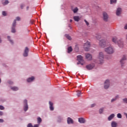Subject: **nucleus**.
I'll list each match as a JSON object with an SVG mask.
<instances>
[{
    "label": "nucleus",
    "mask_w": 127,
    "mask_h": 127,
    "mask_svg": "<svg viewBox=\"0 0 127 127\" xmlns=\"http://www.w3.org/2000/svg\"><path fill=\"white\" fill-rule=\"evenodd\" d=\"M99 46L102 48H105V52L109 55L113 54L115 51L114 48L110 45V44L104 39H102L99 42Z\"/></svg>",
    "instance_id": "1"
},
{
    "label": "nucleus",
    "mask_w": 127,
    "mask_h": 127,
    "mask_svg": "<svg viewBox=\"0 0 127 127\" xmlns=\"http://www.w3.org/2000/svg\"><path fill=\"white\" fill-rule=\"evenodd\" d=\"M112 41L114 43L118 44L120 48H123L124 47L123 40L122 39L118 40L117 37L116 36L113 37L112 38Z\"/></svg>",
    "instance_id": "2"
},
{
    "label": "nucleus",
    "mask_w": 127,
    "mask_h": 127,
    "mask_svg": "<svg viewBox=\"0 0 127 127\" xmlns=\"http://www.w3.org/2000/svg\"><path fill=\"white\" fill-rule=\"evenodd\" d=\"M104 55L103 52H100L99 53L98 61L99 62L100 64H103L104 63Z\"/></svg>",
    "instance_id": "3"
},
{
    "label": "nucleus",
    "mask_w": 127,
    "mask_h": 127,
    "mask_svg": "<svg viewBox=\"0 0 127 127\" xmlns=\"http://www.w3.org/2000/svg\"><path fill=\"white\" fill-rule=\"evenodd\" d=\"M127 60V56L123 55L120 61L121 67L123 68L125 66V61Z\"/></svg>",
    "instance_id": "4"
},
{
    "label": "nucleus",
    "mask_w": 127,
    "mask_h": 127,
    "mask_svg": "<svg viewBox=\"0 0 127 127\" xmlns=\"http://www.w3.org/2000/svg\"><path fill=\"white\" fill-rule=\"evenodd\" d=\"M70 10L73 12V13H77L79 11V8L77 6H75L74 5L70 6Z\"/></svg>",
    "instance_id": "5"
},
{
    "label": "nucleus",
    "mask_w": 127,
    "mask_h": 127,
    "mask_svg": "<svg viewBox=\"0 0 127 127\" xmlns=\"http://www.w3.org/2000/svg\"><path fill=\"white\" fill-rule=\"evenodd\" d=\"M90 47V43L89 41H87L84 43V48L85 51H88L89 50V47Z\"/></svg>",
    "instance_id": "6"
},
{
    "label": "nucleus",
    "mask_w": 127,
    "mask_h": 127,
    "mask_svg": "<svg viewBox=\"0 0 127 127\" xmlns=\"http://www.w3.org/2000/svg\"><path fill=\"white\" fill-rule=\"evenodd\" d=\"M16 26V20H14L12 23V29H11V32L12 33H15L16 32V31H15Z\"/></svg>",
    "instance_id": "7"
},
{
    "label": "nucleus",
    "mask_w": 127,
    "mask_h": 127,
    "mask_svg": "<svg viewBox=\"0 0 127 127\" xmlns=\"http://www.w3.org/2000/svg\"><path fill=\"white\" fill-rule=\"evenodd\" d=\"M24 111L26 112L27 110H28V105L27 104V100H24Z\"/></svg>",
    "instance_id": "8"
},
{
    "label": "nucleus",
    "mask_w": 127,
    "mask_h": 127,
    "mask_svg": "<svg viewBox=\"0 0 127 127\" xmlns=\"http://www.w3.org/2000/svg\"><path fill=\"white\" fill-rule=\"evenodd\" d=\"M77 60L78 62H77V64H80V62H84V60H83V57L81 55H78L77 56Z\"/></svg>",
    "instance_id": "9"
},
{
    "label": "nucleus",
    "mask_w": 127,
    "mask_h": 127,
    "mask_svg": "<svg viewBox=\"0 0 127 127\" xmlns=\"http://www.w3.org/2000/svg\"><path fill=\"white\" fill-rule=\"evenodd\" d=\"M95 66V65L94 64H88L86 66V68L88 69V70H91L92 69H93Z\"/></svg>",
    "instance_id": "10"
},
{
    "label": "nucleus",
    "mask_w": 127,
    "mask_h": 127,
    "mask_svg": "<svg viewBox=\"0 0 127 127\" xmlns=\"http://www.w3.org/2000/svg\"><path fill=\"white\" fill-rule=\"evenodd\" d=\"M110 86V81L108 79H107L105 82L104 88L106 89H108Z\"/></svg>",
    "instance_id": "11"
},
{
    "label": "nucleus",
    "mask_w": 127,
    "mask_h": 127,
    "mask_svg": "<svg viewBox=\"0 0 127 127\" xmlns=\"http://www.w3.org/2000/svg\"><path fill=\"white\" fill-rule=\"evenodd\" d=\"M103 20L105 22H107L108 21V14L106 12H104L103 13Z\"/></svg>",
    "instance_id": "12"
},
{
    "label": "nucleus",
    "mask_w": 127,
    "mask_h": 127,
    "mask_svg": "<svg viewBox=\"0 0 127 127\" xmlns=\"http://www.w3.org/2000/svg\"><path fill=\"white\" fill-rule=\"evenodd\" d=\"M29 51L28 48L26 47L24 50V53L23 54L24 57H27L28 56V52Z\"/></svg>",
    "instance_id": "13"
},
{
    "label": "nucleus",
    "mask_w": 127,
    "mask_h": 127,
    "mask_svg": "<svg viewBox=\"0 0 127 127\" xmlns=\"http://www.w3.org/2000/svg\"><path fill=\"white\" fill-rule=\"evenodd\" d=\"M85 58L87 60L91 61L92 60V56L91 54L87 53L85 54Z\"/></svg>",
    "instance_id": "14"
},
{
    "label": "nucleus",
    "mask_w": 127,
    "mask_h": 127,
    "mask_svg": "<svg viewBox=\"0 0 127 127\" xmlns=\"http://www.w3.org/2000/svg\"><path fill=\"white\" fill-rule=\"evenodd\" d=\"M122 13V8H118L116 11V15L119 16Z\"/></svg>",
    "instance_id": "15"
},
{
    "label": "nucleus",
    "mask_w": 127,
    "mask_h": 127,
    "mask_svg": "<svg viewBox=\"0 0 127 127\" xmlns=\"http://www.w3.org/2000/svg\"><path fill=\"white\" fill-rule=\"evenodd\" d=\"M49 104L50 105V110L51 111H54V107H53V103L51 101H49Z\"/></svg>",
    "instance_id": "16"
},
{
    "label": "nucleus",
    "mask_w": 127,
    "mask_h": 127,
    "mask_svg": "<svg viewBox=\"0 0 127 127\" xmlns=\"http://www.w3.org/2000/svg\"><path fill=\"white\" fill-rule=\"evenodd\" d=\"M67 122L68 124H73L74 123V121L73 120L70 118H68L67 120Z\"/></svg>",
    "instance_id": "17"
},
{
    "label": "nucleus",
    "mask_w": 127,
    "mask_h": 127,
    "mask_svg": "<svg viewBox=\"0 0 127 127\" xmlns=\"http://www.w3.org/2000/svg\"><path fill=\"white\" fill-rule=\"evenodd\" d=\"M73 19L76 22H79V21H80V16H73Z\"/></svg>",
    "instance_id": "18"
},
{
    "label": "nucleus",
    "mask_w": 127,
    "mask_h": 127,
    "mask_svg": "<svg viewBox=\"0 0 127 127\" xmlns=\"http://www.w3.org/2000/svg\"><path fill=\"white\" fill-rule=\"evenodd\" d=\"M78 122L80 123V124H84L85 123V120L82 118H79L78 119Z\"/></svg>",
    "instance_id": "19"
},
{
    "label": "nucleus",
    "mask_w": 127,
    "mask_h": 127,
    "mask_svg": "<svg viewBox=\"0 0 127 127\" xmlns=\"http://www.w3.org/2000/svg\"><path fill=\"white\" fill-rule=\"evenodd\" d=\"M39 127V124H36L33 126H32V124H29L27 126V127Z\"/></svg>",
    "instance_id": "20"
},
{
    "label": "nucleus",
    "mask_w": 127,
    "mask_h": 127,
    "mask_svg": "<svg viewBox=\"0 0 127 127\" xmlns=\"http://www.w3.org/2000/svg\"><path fill=\"white\" fill-rule=\"evenodd\" d=\"M34 80V77L33 76H32L31 77L28 78L27 81L29 83L30 82H32V81H33Z\"/></svg>",
    "instance_id": "21"
},
{
    "label": "nucleus",
    "mask_w": 127,
    "mask_h": 127,
    "mask_svg": "<svg viewBox=\"0 0 127 127\" xmlns=\"http://www.w3.org/2000/svg\"><path fill=\"white\" fill-rule=\"evenodd\" d=\"M73 51V49H72V47L70 46L68 47L67 49V53H70Z\"/></svg>",
    "instance_id": "22"
},
{
    "label": "nucleus",
    "mask_w": 127,
    "mask_h": 127,
    "mask_svg": "<svg viewBox=\"0 0 127 127\" xmlns=\"http://www.w3.org/2000/svg\"><path fill=\"white\" fill-rule=\"evenodd\" d=\"M65 37L68 40H72V38H71V36H70V35H69L68 34H65Z\"/></svg>",
    "instance_id": "23"
},
{
    "label": "nucleus",
    "mask_w": 127,
    "mask_h": 127,
    "mask_svg": "<svg viewBox=\"0 0 127 127\" xmlns=\"http://www.w3.org/2000/svg\"><path fill=\"white\" fill-rule=\"evenodd\" d=\"M114 117H115V115L114 114L111 115L109 117V118H108V120L109 121L112 120L114 118Z\"/></svg>",
    "instance_id": "24"
},
{
    "label": "nucleus",
    "mask_w": 127,
    "mask_h": 127,
    "mask_svg": "<svg viewBox=\"0 0 127 127\" xmlns=\"http://www.w3.org/2000/svg\"><path fill=\"white\" fill-rule=\"evenodd\" d=\"M11 89L12 91H17V90H18V87L14 86L11 87Z\"/></svg>",
    "instance_id": "25"
},
{
    "label": "nucleus",
    "mask_w": 127,
    "mask_h": 127,
    "mask_svg": "<svg viewBox=\"0 0 127 127\" xmlns=\"http://www.w3.org/2000/svg\"><path fill=\"white\" fill-rule=\"evenodd\" d=\"M41 122H42V120L41 119V118L40 117H38L37 118L38 124H40V123H41Z\"/></svg>",
    "instance_id": "26"
},
{
    "label": "nucleus",
    "mask_w": 127,
    "mask_h": 127,
    "mask_svg": "<svg viewBox=\"0 0 127 127\" xmlns=\"http://www.w3.org/2000/svg\"><path fill=\"white\" fill-rule=\"evenodd\" d=\"M117 123H116L115 122H113L112 123L111 126L112 127H117Z\"/></svg>",
    "instance_id": "27"
},
{
    "label": "nucleus",
    "mask_w": 127,
    "mask_h": 127,
    "mask_svg": "<svg viewBox=\"0 0 127 127\" xmlns=\"http://www.w3.org/2000/svg\"><path fill=\"white\" fill-rule=\"evenodd\" d=\"M7 39L9 40V41H10V42L11 44H13V41L12 40H10V37L8 36Z\"/></svg>",
    "instance_id": "28"
},
{
    "label": "nucleus",
    "mask_w": 127,
    "mask_h": 127,
    "mask_svg": "<svg viewBox=\"0 0 127 127\" xmlns=\"http://www.w3.org/2000/svg\"><path fill=\"white\" fill-rule=\"evenodd\" d=\"M8 0H5L4 2H2L3 5H5L8 3Z\"/></svg>",
    "instance_id": "29"
},
{
    "label": "nucleus",
    "mask_w": 127,
    "mask_h": 127,
    "mask_svg": "<svg viewBox=\"0 0 127 127\" xmlns=\"http://www.w3.org/2000/svg\"><path fill=\"white\" fill-rule=\"evenodd\" d=\"M111 4L116 3L117 0H111Z\"/></svg>",
    "instance_id": "30"
},
{
    "label": "nucleus",
    "mask_w": 127,
    "mask_h": 127,
    "mask_svg": "<svg viewBox=\"0 0 127 127\" xmlns=\"http://www.w3.org/2000/svg\"><path fill=\"white\" fill-rule=\"evenodd\" d=\"M2 15H3V16H6V12H5V11H3L2 12Z\"/></svg>",
    "instance_id": "31"
},
{
    "label": "nucleus",
    "mask_w": 127,
    "mask_h": 127,
    "mask_svg": "<svg viewBox=\"0 0 127 127\" xmlns=\"http://www.w3.org/2000/svg\"><path fill=\"white\" fill-rule=\"evenodd\" d=\"M117 117L119 119H121L122 118V115L121 114H118L117 115Z\"/></svg>",
    "instance_id": "32"
},
{
    "label": "nucleus",
    "mask_w": 127,
    "mask_h": 127,
    "mask_svg": "<svg viewBox=\"0 0 127 127\" xmlns=\"http://www.w3.org/2000/svg\"><path fill=\"white\" fill-rule=\"evenodd\" d=\"M123 100L124 103L127 104V98H124Z\"/></svg>",
    "instance_id": "33"
},
{
    "label": "nucleus",
    "mask_w": 127,
    "mask_h": 127,
    "mask_svg": "<svg viewBox=\"0 0 127 127\" xmlns=\"http://www.w3.org/2000/svg\"><path fill=\"white\" fill-rule=\"evenodd\" d=\"M24 6H25V5H24V4H21L20 5V7L21 8V9H23V8L24 7Z\"/></svg>",
    "instance_id": "34"
},
{
    "label": "nucleus",
    "mask_w": 127,
    "mask_h": 127,
    "mask_svg": "<svg viewBox=\"0 0 127 127\" xmlns=\"http://www.w3.org/2000/svg\"><path fill=\"white\" fill-rule=\"evenodd\" d=\"M74 50H75V51L76 52H79V48H78V47H76L75 48Z\"/></svg>",
    "instance_id": "35"
},
{
    "label": "nucleus",
    "mask_w": 127,
    "mask_h": 127,
    "mask_svg": "<svg viewBox=\"0 0 127 127\" xmlns=\"http://www.w3.org/2000/svg\"><path fill=\"white\" fill-rule=\"evenodd\" d=\"M0 110H4V107L1 105H0Z\"/></svg>",
    "instance_id": "36"
},
{
    "label": "nucleus",
    "mask_w": 127,
    "mask_h": 127,
    "mask_svg": "<svg viewBox=\"0 0 127 127\" xmlns=\"http://www.w3.org/2000/svg\"><path fill=\"white\" fill-rule=\"evenodd\" d=\"M103 110H104L103 108H102V109H100V110H99V113H100V114H102V112H103Z\"/></svg>",
    "instance_id": "37"
},
{
    "label": "nucleus",
    "mask_w": 127,
    "mask_h": 127,
    "mask_svg": "<svg viewBox=\"0 0 127 127\" xmlns=\"http://www.w3.org/2000/svg\"><path fill=\"white\" fill-rule=\"evenodd\" d=\"M77 95L78 97H80V95H81V91H78L77 93Z\"/></svg>",
    "instance_id": "38"
},
{
    "label": "nucleus",
    "mask_w": 127,
    "mask_h": 127,
    "mask_svg": "<svg viewBox=\"0 0 127 127\" xmlns=\"http://www.w3.org/2000/svg\"><path fill=\"white\" fill-rule=\"evenodd\" d=\"M84 21H85V22L86 25L88 26L89 24V23L86 21V20L85 19V20H84Z\"/></svg>",
    "instance_id": "39"
},
{
    "label": "nucleus",
    "mask_w": 127,
    "mask_h": 127,
    "mask_svg": "<svg viewBox=\"0 0 127 127\" xmlns=\"http://www.w3.org/2000/svg\"><path fill=\"white\" fill-rule=\"evenodd\" d=\"M16 20L19 21V20H20V17H17L16 18Z\"/></svg>",
    "instance_id": "40"
},
{
    "label": "nucleus",
    "mask_w": 127,
    "mask_h": 127,
    "mask_svg": "<svg viewBox=\"0 0 127 127\" xmlns=\"http://www.w3.org/2000/svg\"><path fill=\"white\" fill-rule=\"evenodd\" d=\"M116 100L115 99V98H113V99H112L111 100V102H113L114 101H115Z\"/></svg>",
    "instance_id": "41"
},
{
    "label": "nucleus",
    "mask_w": 127,
    "mask_h": 127,
    "mask_svg": "<svg viewBox=\"0 0 127 127\" xmlns=\"http://www.w3.org/2000/svg\"><path fill=\"white\" fill-rule=\"evenodd\" d=\"M8 83L10 84V85H11V84H13V82H12L11 81H9Z\"/></svg>",
    "instance_id": "42"
},
{
    "label": "nucleus",
    "mask_w": 127,
    "mask_h": 127,
    "mask_svg": "<svg viewBox=\"0 0 127 127\" xmlns=\"http://www.w3.org/2000/svg\"><path fill=\"white\" fill-rule=\"evenodd\" d=\"M119 98V95H116V96L115 97V99L116 100L118 99Z\"/></svg>",
    "instance_id": "43"
},
{
    "label": "nucleus",
    "mask_w": 127,
    "mask_h": 127,
    "mask_svg": "<svg viewBox=\"0 0 127 127\" xmlns=\"http://www.w3.org/2000/svg\"><path fill=\"white\" fill-rule=\"evenodd\" d=\"M95 106V104H94V103L93 104H91V107L93 108Z\"/></svg>",
    "instance_id": "44"
},
{
    "label": "nucleus",
    "mask_w": 127,
    "mask_h": 127,
    "mask_svg": "<svg viewBox=\"0 0 127 127\" xmlns=\"http://www.w3.org/2000/svg\"><path fill=\"white\" fill-rule=\"evenodd\" d=\"M79 64H80L81 65H83L84 63H81V62H80V63H79Z\"/></svg>",
    "instance_id": "45"
},
{
    "label": "nucleus",
    "mask_w": 127,
    "mask_h": 127,
    "mask_svg": "<svg viewBox=\"0 0 127 127\" xmlns=\"http://www.w3.org/2000/svg\"><path fill=\"white\" fill-rule=\"evenodd\" d=\"M3 115V113H2V112L0 111V116H2Z\"/></svg>",
    "instance_id": "46"
},
{
    "label": "nucleus",
    "mask_w": 127,
    "mask_h": 127,
    "mask_svg": "<svg viewBox=\"0 0 127 127\" xmlns=\"http://www.w3.org/2000/svg\"><path fill=\"white\" fill-rule=\"evenodd\" d=\"M0 123H3V120L0 119Z\"/></svg>",
    "instance_id": "47"
},
{
    "label": "nucleus",
    "mask_w": 127,
    "mask_h": 127,
    "mask_svg": "<svg viewBox=\"0 0 127 127\" xmlns=\"http://www.w3.org/2000/svg\"><path fill=\"white\" fill-rule=\"evenodd\" d=\"M125 29H127V24L125 25Z\"/></svg>",
    "instance_id": "48"
},
{
    "label": "nucleus",
    "mask_w": 127,
    "mask_h": 127,
    "mask_svg": "<svg viewBox=\"0 0 127 127\" xmlns=\"http://www.w3.org/2000/svg\"><path fill=\"white\" fill-rule=\"evenodd\" d=\"M28 9H29V6H27L26 7V10H28Z\"/></svg>",
    "instance_id": "49"
},
{
    "label": "nucleus",
    "mask_w": 127,
    "mask_h": 127,
    "mask_svg": "<svg viewBox=\"0 0 127 127\" xmlns=\"http://www.w3.org/2000/svg\"><path fill=\"white\" fill-rule=\"evenodd\" d=\"M125 115H126V118H127V114H125Z\"/></svg>",
    "instance_id": "50"
},
{
    "label": "nucleus",
    "mask_w": 127,
    "mask_h": 127,
    "mask_svg": "<svg viewBox=\"0 0 127 127\" xmlns=\"http://www.w3.org/2000/svg\"><path fill=\"white\" fill-rule=\"evenodd\" d=\"M72 19H70V22H72Z\"/></svg>",
    "instance_id": "51"
},
{
    "label": "nucleus",
    "mask_w": 127,
    "mask_h": 127,
    "mask_svg": "<svg viewBox=\"0 0 127 127\" xmlns=\"http://www.w3.org/2000/svg\"><path fill=\"white\" fill-rule=\"evenodd\" d=\"M1 82V79H0V83Z\"/></svg>",
    "instance_id": "52"
},
{
    "label": "nucleus",
    "mask_w": 127,
    "mask_h": 127,
    "mask_svg": "<svg viewBox=\"0 0 127 127\" xmlns=\"http://www.w3.org/2000/svg\"><path fill=\"white\" fill-rule=\"evenodd\" d=\"M69 28H71V26L69 25Z\"/></svg>",
    "instance_id": "53"
},
{
    "label": "nucleus",
    "mask_w": 127,
    "mask_h": 127,
    "mask_svg": "<svg viewBox=\"0 0 127 127\" xmlns=\"http://www.w3.org/2000/svg\"><path fill=\"white\" fill-rule=\"evenodd\" d=\"M126 38H127V35H126Z\"/></svg>",
    "instance_id": "54"
},
{
    "label": "nucleus",
    "mask_w": 127,
    "mask_h": 127,
    "mask_svg": "<svg viewBox=\"0 0 127 127\" xmlns=\"http://www.w3.org/2000/svg\"><path fill=\"white\" fill-rule=\"evenodd\" d=\"M62 9H63V7H62Z\"/></svg>",
    "instance_id": "55"
}]
</instances>
